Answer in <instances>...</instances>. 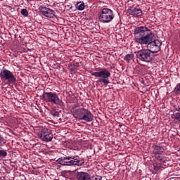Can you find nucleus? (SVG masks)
I'll return each instance as SVG.
<instances>
[{"instance_id": "obj_16", "label": "nucleus", "mask_w": 180, "mask_h": 180, "mask_svg": "<svg viewBox=\"0 0 180 180\" xmlns=\"http://www.w3.org/2000/svg\"><path fill=\"white\" fill-rule=\"evenodd\" d=\"M157 161H160V162H162L165 158V156H164V154L162 153H158L156 155H153V156Z\"/></svg>"}, {"instance_id": "obj_24", "label": "nucleus", "mask_w": 180, "mask_h": 180, "mask_svg": "<svg viewBox=\"0 0 180 180\" xmlns=\"http://www.w3.org/2000/svg\"><path fill=\"white\" fill-rule=\"evenodd\" d=\"M20 13L23 16H25V18H27V16L29 15V12L27 11V9H25V8L21 10Z\"/></svg>"}, {"instance_id": "obj_7", "label": "nucleus", "mask_w": 180, "mask_h": 180, "mask_svg": "<svg viewBox=\"0 0 180 180\" xmlns=\"http://www.w3.org/2000/svg\"><path fill=\"white\" fill-rule=\"evenodd\" d=\"M114 18L115 14L110 8H103L98 15V20L101 23H110Z\"/></svg>"}, {"instance_id": "obj_25", "label": "nucleus", "mask_w": 180, "mask_h": 180, "mask_svg": "<svg viewBox=\"0 0 180 180\" xmlns=\"http://www.w3.org/2000/svg\"><path fill=\"white\" fill-rule=\"evenodd\" d=\"M161 169V165H158V164H155L153 165V169L156 172L160 171V169Z\"/></svg>"}, {"instance_id": "obj_19", "label": "nucleus", "mask_w": 180, "mask_h": 180, "mask_svg": "<svg viewBox=\"0 0 180 180\" xmlns=\"http://www.w3.org/2000/svg\"><path fill=\"white\" fill-rule=\"evenodd\" d=\"M171 117L174 119V120H179L180 122V111L177 112H174L172 115Z\"/></svg>"}, {"instance_id": "obj_11", "label": "nucleus", "mask_w": 180, "mask_h": 180, "mask_svg": "<svg viewBox=\"0 0 180 180\" xmlns=\"http://www.w3.org/2000/svg\"><path fill=\"white\" fill-rule=\"evenodd\" d=\"M39 137L41 141H45V143H49L53 140V134L51 131L48 129H43L39 134Z\"/></svg>"}, {"instance_id": "obj_21", "label": "nucleus", "mask_w": 180, "mask_h": 180, "mask_svg": "<svg viewBox=\"0 0 180 180\" xmlns=\"http://www.w3.org/2000/svg\"><path fill=\"white\" fill-rule=\"evenodd\" d=\"M172 112H173V113L180 112V106L178 104H174L172 108Z\"/></svg>"}, {"instance_id": "obj_13", "label": "nucleus", "mask_w": 180, "mask_h": 180, "mask_svg": "<svg viewBox=\"0 0 180 180\" xmlns=\"http://www.w3.org/2000/svg\"><path fill=\"white\" fill-rule=\"evenodd\" d=\"M76 179L77 180H92V179L91 178V175L84 172H77Z\"/></svg>"}, {"instance_id": "obj_10", "label": "nucleus", "mask_w": 180, "mask_h": 180, "mask_svg": "<svg viewBox=\"0 0 180 180\" xmlns=\"http://www.w3.org/2000/svg\"><path fill=\"white\" fill-rule=\"evenodd\" d=\"M39 11L43 16L46 18H49V19H54L56 18V11L53 9L46 7V6L42 5L39 8Z\"/></svg>"}, {"instance_id": "obj_5", "label": "nucleus", "mask_w": 180, "mask_h": 180, "mask_svg": "<svg viewBox=\"0 0 180 180\" xmlns=\"http://www.w3.org/2000/svg\"><path fill=\"white\" fill-rule=\"evenodd\" d=\"M136 57L139 61H143V63H151L154 60V54L150 51L148 49H141L139 51H135Z\"/></svg>"}, {"instance_id": "obj_2", "label": "nucleus", "mask_w": 180, "mask_h": 180, "mask_svg": "<svg viewBox=\"0 0 180 180\" xmlns=\"http://www.w3.org/2000/svg\"><path fill=\"white\" fill-rule=\"evenodd\" d=\"M56 162L63 167H82L85 160L79 156H65L58 158Z\"/></svg>"}, {"instance_id": "obj_6", "label": "nucleus", "mask_w": 180, "mask_h": 180, "mask_svg": "<svg viewBox=\"0 0 180 180\" xmlns=\"http://www.w3.org/2000/svg\"><path fill=\"white\" fill-rule=\"evenodd\" d=\"M91 75L100 78L97 80V82H103L106 86L109 84V77H110V72L107 69L104 68L101 71L98 72H90Z\"/></svg>"}, {"instance_id": "obj_12", "label": "nucleus", "mask_w": 180, "mask_h": 180, "mask_svg": "<svg viewBox=\"0 0 180 180\" xmlns=\"http://www.w3.org/2000/svg\"><path fill=\"white\" fill-rule=\"evenodd\" d=\"M127 13L133 16L134 18H140V16H143V11L140 8H131L127 10Z\"/></svg>"}, {"instance_id": "obj_1", "label": "nucleus", "mask_w": 180, "mask_h": 180, "mask_svg": "<svg viewBox=\"0 0 180 180\" xmlns=\"http://www.w3.org/2000/svg\"><path fill=\"white\" fill-rule=\"evenodd\" d=\"M146 27H137L134 29V41L139 44H147L148 41L153 40V32Z\"/></svg>"}, {"instance_id": "obj_27", "label": "nucleus", "mask_w": 180, "mask_h": 180, "mask_svg": "<svg viewBox=\"0 0 180 180\" xmlns=\"http://www.w3.org/2000/svg\"><path fill=\"white\" fill-rule=\"evenodd\" d=\"M64 174H65V172H63L61 173V175H62V176H64Z\"/></svg>"}, {"instance_id": "obj_17", "label": "nucleus", "mask_w": 180, "mask_h": 180, "mask_svg": "<svg viewBox=\"0 0 180 180\" xmlns=\"http://www.w3.org/2000/svg\"><path fill=\"white\" fill-rule=\"evenodd\" d=\"M134 58V54L129 53L124 57V60L129 63L130 61L133 60Z\"/></svg>"}, {"instance_id": "obj_15", "label": "nucleus", "mask_w": 180, "mask_h": 180, "mask_svg": "<svg viewBox=\"0 0 180 180\" xmlns=\"http://www.w3.org/2000/svg\"><path fill=\"white\" fill-rule=\"evenodd\" d=\"M51 115L55 117L56 119H58L60 117V113H61V111L56 109H52L50 111Z\"/></svg>"}, {"instance_id": "obj_18", "label": "nucleus", "mask_w": 180, "mask_h": 180, "mask_svg": "<svg viewBox=\"0 0 180 180\" xmlns=\"http://www.w3.org/2000/svg\"><path fill=\"white\" fill-rule=\"evenodd\" d=\"M76 8L77 11H84L85 9V4L82 1L78 2L76 4Z\"/></svg>"}, {"instance_id": "obj_3", "label": "nucleus", "mask_w": 180, "mask_h": 180, "mask_svg": "<svg viewBox=\"0 0 180 180\" xmlns=\"http://www.w3.org/2000/svg\"><path fill=\"white\" fill-rule=\"evenodd\" d=\"M72 115L75 119L84 120L86 122H92V120H94V114H92L88 109L84 108L73 109Z\"/></svg>"}, {"instance_id": "obj_22", "label": "nucleus", "mask_w": 180, "mask_h": 180, "mask_svg": "<svg viewBox=\"0 0 180 180\" xmlns=\"http://www.w3.org/2000/svg\"><path fill=\"white\" fill-rule=\"evenodd\" d=\"M6 144V139L0 134V147H4Z\"/></svg>"}, {"instance_id": "obj_9", "label": "nucleus", "mask_w": 180, "mask_h": 180, "mask_svg": "<svg viewBox=\"0 0 180 180\" xmlns=\"http://www.w3.org/2000/svg\"><path fill=\"white\" fill-rule=\"evenodd\" d=\"M148 46V50H149V51H150V53H158V51H160V50H161V41H160V40L158 39H155L154 41L151 40L149 41L147 43Z\"/></svg>"}, {"instance_id": "obj_20", "label": "nucleus", "mask_w": 180, "mask_h": 180, "mask_svg": "<svg viewBox=\"0 0 180 180\" xmlns=\"http://www.w3.org/2000/svg\"><path fill=\"white\" fill-rule=\"evenodd\" d=\"M175 95H180V83H178L173 91Z\"/></svg>"}, {"instance_id": "obj_29", "label": "nucleus", "mask_w": 180, "mask_h": 180, "mask_svg": "<svg viewBox=\"0 0 180 180\" xmlns=\"http://www.w3.org/2000/svg\"><path fill=\"white\" fill-rule=\"evenodd\" d=\"M27 1H32V0H27Z\"/></svg>"}, {"instance_id": "obj_23", "label": "nucleus", "mask_w": 180, "mask_h": 180, "mask_svg": "<svg viewBox=\"0 0 180 180\" xmlns=\"http://www.w3.org/2000/svg\"><path fill=\"white\" fill-rule=\"evenodd\" d=\"M8 155V152L5 150H0V158H5Z\"/></svg>"}, {"instance_id": "obj_14", "label": "nucleus", "mask_w": 180, "mask_h": 180, "mask_svg": "<svg viewBox=\"0 0 180 180\" xmlns=\"http://www.w3.org/2000/svg\"><path fill=\"white\" fill-rule=\"evenodd\" d=\"M152 149L153 155L163 153L162 147H161L160 144H153L152 146Z\"/></svg>"}, {"instance_id": "obj_28", "label": "nucleus", "mask_w": 180, "mask_h": 180, "mask_svg": "<svg viewBox=\"0 0 180 180\" xmlns=\"http://www.w3.org/2000/svg\"><path fill=\"white\" fill-rule=\"evenodd\" d=\"M178 152L180 153V148H179Z\"/></svg>"}, {"instance_id": "obj_4", "label": "nucleus", "mask_w": 180, "mask_h": 180, "mask_svg": "<svg viewBox=\"0 0 180 180\" xmlns=\"http://www.w3.org/2000/svg\"><path fill=\"white\" fill-rule=\"evenodd\" d=\"M40 98L41 101H44L45 102H49L50 103H53V105H58V106H64L63 100L60 99L58 95L56 93L44 91Z\"/></svg>"}, {"instance_id": "obj_8", "label": "nucleus", "mask_w": 180, "mask_h": 180, "mask_svg": "<svg viewBox=\"0 0 180 180\" xmlns=\"http://www.w3.org/2000/svg\"><path fill=\"white\" fill-rule=\"evenodd\" d=\"M0 78L2 81H8L10 84H15V82H16V77H15V75L8 69L4 68L1 70Z\"/></svg>"}, {"instance_id": "obj_26", "label": "nucleus", "mask_w": 180, "mask_h": 180, "mask_svg": "<svg viewBox=\"0 0 180 180\" xmlns=\"http://www.w3.org/2000/svg\"><path fill=\"white\" fill-rule=\"evenodd\" d=\"M91 180H102V176H98V175L93 176L91 177Z\"/></svg>"}]
</instances>
